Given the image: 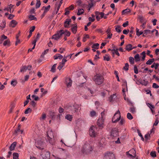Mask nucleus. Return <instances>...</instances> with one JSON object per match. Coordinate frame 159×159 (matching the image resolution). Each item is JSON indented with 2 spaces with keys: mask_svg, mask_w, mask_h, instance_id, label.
Instances as JSON below:
<instances>
[{
  "mask_svg": "<svg viewBox=\"0 0 159 159\" xmlns=\"http://www.w3.org/2000/svg\"><path fill=\"white\" fill-rule=\"evenodd\" d=\"M63 56L59 54H57L53 56V58L55 60L57 59H61L63 58Z\"/></svg>",
  "mask_w": 159,
  "mask_h": 159,
  "instance_id": "18",
  "label": "nucleus"
},
{
  "mask_svg": "<svg viewBox=\"0 0 159 159\" xmlns=\"http://www.w3.org/2000/svg\"><path fill=\"white\" fill-rule=\"evenodd\" d=\"M145 52L144 51L142 52L141 53V55L142 56V61H144L145 60L146 57Z\"/></svg>",
  "mask_w": 159,
  "mask_h": 159,
  "instance_id": "40",
  "label": "nucleus"
},
{
  "mask_svg": "<svg viewBox=\"0 0 159 159\" xmlns=\"http://www.w3.org/2000/svg\"><path fill=\"white\" fill-rule=\"evenodd\" d=\"M99 44L98 43H94L93 44L92 47L93 48L98 49L99 48Z\"/></svg>",
  "mask_w": 159,
  "mask_h": 159,
  "instance_id": "39",
  "label": "nucleus"
},
{
  "mask_svg": "<svg viewBox=\"0 0 159 159\" xmlns=\"http://www.w3.org/2000/svg\"><path fill=\"white\" fill-rule=\"evenodd\" d=\"M111 51H114V52H112V54H116L118 56H120V54L118 52V49H112L111 50Z\"/></svg>",
  "mask_w": 159,
  "mask_h": 159,
  "instance_id": "38",
  "label": "nucleus"
},
{
  "mask_svg": "<svg viewBox=\"0 0 159 159\" xmlns=\"http://www.w3.org/2000/svg\"><path fill=\"white\" fill-rule=\"evenodd\" d=\"M17 143L16 142H13L9 147V149L10 151H12L14 150L16 146Z\"/></svg>",
  "mask_w": 159,
  "mask_h": 159,
  "instance_id": "15",
  "label": "nucleus"
},
{
  "mask_svg": "<svg viewBox=\"0 0 159 159\" xmlns=\"http://www.w3.org/2000/svg\"><path fill=\"white\" fill-rule=\"evenodd\" d=\"M26 66H22L21 67L20 71V72H22L26 71Z\"/></svg>",
  "mask_w": 159,
  "mask_h": 159,
  "instance_id": "50",
  "label": "nucleus"
},
{
  "mask_svg": "<svg viewBox=\"0 0 159 159\" xmlns=\"http://www.w3.org/2000/svg\"><path fill=\"white\" fill-rule=\"evenodd\" d=\"M93 3H94L93 1H91V3H90L89 4V5L88 6V7H89L88 10L89 11H90V8L91 7H92L93 6Z\"/></svg>",
  "mask_w": 159,
  "mask_h": 159,
  "instance_id": "59",
  "label": "nucleus"
},
{
  "mask_svg": "<svg viewBox=\"0 0 159 159\" xmlns=\"http://www.w3.org/2000/svg\"><path fill=\"white\" fill-rule=\"evenodd\" d=\"M75 111V112L77 111H78L80 110L81 109L80 106L78 104H75L74 106Z\"/></svg>",
  "mask_w": 159,
  "mask_h": 159,
  "instance_id": "22",
  "label": "nucleus"
},
{
  "mask_svg": "<svg viewBox=\"0 0 159 159\" xmlns=\"http://www.w3.org/2000/svg\"><path fill=\"white\" fill-rule=\"evenodd\" d=\"M49 114L50 116L51 117L52 119L55 118V113L54 112L52 111H49Z\"/></svg>",
  "mask_w": 159,
  "mask_h": 159,
  "instance_id": "35",
  "label": "nucleus"
},
{
  "mask_svg": "<svg viewBox=\"0 0 159 159\" xmlns=\"http://www.w3.org/2000/svg\"><path fill=\"white\" fill-rule=\"evenodd\" d=\"M6 23L5 20L2 21V23L1 24V27L2 28H4L6 26Z\"/></svg>",
  "mask_w": 159,
  "mask_h": 159,
  "instance_id": "55",
  "label": "nucleus"
},
{
  "mask_svg": "<svg viewBox=\"0 0 159 159\" xmlns=\"http://www.w3.org/2000/svg\"><path fill=\"white\" fill-rule=\"evenodd\" d=\"M65 118L69 121H71L72 118V116L70 115H67L65 116Z\"/></svg>",
  "mask_w": 159,
  "mask_h": 159,
  "instance_id": "32",
  "label": "nucleus"
},
{
  "mask_svg": "<svg viewBox=\"0 0 159 159\" xmlns=\"http://www.w3.org/2000/svg\"><path fill=\"white\" fill-rule=\"evenodd\" d=\"M90 116L92 117L96 116L97 114L96 111L93 110L91 111L90 113Z\"/></svg>",
  "mask_w": 159,
  "mask_h": 159,
  "instance_id": "25",
  "label": "nucleus"
},
{
  "mask_svg": "<svg viewBox=\"0 0 159 159\" xmlns=\"http://www.w3.org/2000/svg\"><path fill=\"white\" fill-rule=\"evenodd\" d=\"M116 98V96L115 94H113L112 95H111L109 98L110 102H111Z\"/></svg>",
  "mask_w": 159,
  "mask_h": 159,
  "instance_id": "36",
  "label": "nucleus"
},
{
  "mask_svg": "<svg viewBox=\"0 0 159 159\" xmlns=\"http://www.w3.org/2000/svg\"><path fill=\"white\" fill-rule=\"evenodd\" d=\"M64 33V31L63 30H61L57 34L53 35L52 38L55 40H57L60 38L62 34Z\"/></svg>",
  "mask_w": 159,
  "mask_h": 159,
  "instance_id": "5",
  "label": "nucleus"
},
{
  "mask_svg": "<svg viewBox=\"0 0 159 159\" xmlns=\"http://www.w3.org/2000/svg\"><path fill=\"white\" fill-rule=\"evenodd\" d=\"M118 132L117 129L114 128L112 129L111 133V135L113 137H116L118 136Z\"/></svg>",
  "mask_w": 159,
  "mask_h": 159,
  "instance_id": "8",
  "label": "nucleus"
},
{
  "mask_svg": "<svg viewBox=\"0 0 159 159\" xmlns=\"http://www.w3.org/2000/svg\"><path fill=\"white\" fill-rule=\"evenodd\" d=\"M129 61L130 63L132 64L134 63V58L132 57H130L129 58Z\"/></svg>",
  "mask_w": 159,
  "mask_h": 159,
  "instance_id": "43",
  "label": "nucleus"
},
{
  "mask_svg": "<svg viewBox=\"0 0 159 159\" xmlns=\"http://www.w3.org/2000/svg\"><path fill=\"white\" fill-rule=\"evenodd\" d=\"M120 112L119 110L114 114L112 119V121L113 123H116L120 119L121 116Z\"/></svg>",
  "mask_w": 159,
  "mask_h": 159,
  "instance_id": "3",
  "label": "nucleus"
},
{
  "mask_svg": "<svg viewBox=\"0 0 159 159\" xmlns=\"http://www.w3.org/2000/svg\"><path fill=\"white\" fill-rule=\"evenodd\" d=\"M35 27L34 26H33L30 29V30L29 31L30 34L28 36V38H30L32 34V32L34 31L35 30Z\"/></svg>",
  "mask_w": 159,
  "mask_h": 159,
  "instance_id": "21",
  "label": "nucleus"
},
{
  "mask_svg": "<svg viewBox=\"0 0 159 159\" xmlns=\"http://www.w3.org/2000/svg\"><path fill=\"white\" fill-rule=\"evenodd\" d=\"M17 84V81L15 80H12L11 83V84L13 87H15Z\"/></svg>",
  "mask_w": 159,
  "mask_h": 159,
  "instance_id": "29",
  "label": "nucleus"
},
{
  "mask_svg": "<svg viewBox=\"0 0 159 159\" xmlns=\"http://www.w3.org/2000/svg\"><path fill=\"white\" fill-rule=\"evenodd\" d=\"M56 65H57V64H55L52 66L51 68V71H52V72L53 73H54L55 72Z\"/></svg>",
  "mask_w": 159,
  "mask_h": 159,
  "instance_id": "44",
  "label": "nucleus"
},
{
  "mask_svg": "<svg viewBox=\"0 0 159 159\" xmlns=\"http://www.w3.org/2000/svg\"><path fill=\"white\" fill-rule=\"evenodd\" d=\"M104 60L107 61H109L110 60V57L108 55H106L104 57Z\"/></svg>",
  "mask_w": 159,
  "mask_h": 159,
  "instance_id": "51",
  "label": "nucleus"
},
{
  "mask_svg": "<svg viewBox=\"0 0 159 159\" xmlns=\"http://www.w3.org/2000/svg\"><path fill=\"white\" fill-rule=\"evenodd\" d=\"M154 61V59L152 58L149 59L146 63L147 65H151Z\"/></svg>",
  "mask_w": 159,
  "mask_h": 159,
  "instance_id": "34",
  "label": "nucleus"
},
{
  "mask_svg": "<svg viewBox=\"0 0 159 159\" xmlns=\"http://www.w3.org/2000/svg\"><path fill=\"white\" fill-rule=\"evenodd\" d=\"M71 20L70 19H66L64 22V26L66 28L69 27V25L71 22Z\"/></svg>",
  "mask_w": 159,
  "mask_h": 159,
  "instance_id": "10",
  "label": "nucleus"
},
{
  "mask_svg": "<svg viewBox=\"0 0 159 159\" xmlns=\"http://www.w3.org/2000/svg\"><path fill=\"white\" fill-rule=\"evenodd\" d=\"M93 79L96 84L98 85L101 84L103 83L104 80L103 76L99 74H97L94 76Z\"/></svg>",
  "mask_w": 159,
  "mask_h": 159,
  "instance_id": "2",
  "label": "nucleus"
},
{
  "mask_svg": "<svg viewBox=\"0 0 159 159\" xmlns=\"http://www.w3.org/2000/svg\"><path fill=\"white\" fill-rule=\"evenodd\" d=\"M155 129H156L155 127L154 126H153L152 129L150 131V133H149L150 134H153L154 133V132L155 130Z\"/></svg>",
  "mask_w": 159,
  "mask_h": 159,
  "instance_id": "60",
  "label": "nucleus"
},
{
  "mask_svg": "<svg viewBox=\"0 0 159 159\" xmlns=\"http://www.w3.org/2000/svg\"><path fill=\"white\" fill-rule=\"evenodd\" d=\"M150 137V134L149 133H148L144 136V137L146 140L149 139Z\"/></svg>",
  "mask_w": 159,
  "mask_h": 159,
  "instance_id": "45",
  "label": "nucleus"
},
{
  "mask_svg": "<svg viewBox=\"0 0 159 159\" xmlns=\"http://www.w3.org/2000/svg\"><path fill=\"white\" fill-rule=\"evenodd\" d=\"M93 149L92 146L90 144L85 143L82 147L81 152L84 154H89L93 151Z\"/></svg>",
  "mask_w": 159,
  "mask_h": 159,
  "instance_id": "1",
  "label": "nucleus"
},
{
  "mask_svg": "<svg viewBox=\"0 0 159 159\" xmlns=\"http://www.w3.org/2000/svg\"><path fill=\"white\" fill-rule=\"evenodd\" d=\"M97 129L96 127L94 126L91 127L89 129V134L90 136L92 137H95L96 135V133L95 131V129Z\"/></svg>",
  "mask_w": 159,
  "mask_h": 159,
  "instance_id": "7",
  "label": "nucleus"
},
{
  "mask_svg": "<svg viewBox=\"0 0 159 159\" xmlns=\"http://www.w3.org/2000/svg\"><path fill=\"white\" fill-rule=\"evenodd\" d=\"M48 139L49 141V143L52 145H53L55 144V141L54 139H52V137L48 138Z\"/></svg>",
  "mask_w": 159,
  "mask_h": 159,
  "instance_id": "31",
  "label": "nucleus"
},
{
  "mask_svg": "<svg viewBox=\"0 0 159 159\" xmlns=\"http://www.w3.org/2000/svg\"><path fill=\"white\" fill-rule=\"evenodd\" d=\"M126 50L128 51H130L132 50V46L130 44H128L126 45L125 47Z\"/></svg>",
  "mask_w": 159,
  "mask_h": 159,
  "instance_id": "19",
  "label": "nucleus"
},
{
  "mask_svg": "<svg viewBox=\"0 0 159 159\" xmlns=\"http://www.w3.org/2000/svg\"><path fill=\"white\" fill-rule=\"evenodd\" d=\"M46 118V114L44 113H43L42 114L41 117L40 118V120H45Z\"/></svg>",
  "mask_w": 159,
  "mask_h": 159,
  "instance_id": "46",
  "label": "nucleus"
},
{
  "mask_svg": "<svg viewBox=\"0 0 159 159\" xmlns=\"http://www.w3.org/2000/svg\"><path fill=\"white\" fill-rule=\"evenodd\" d=\"M10 41L9 39H7L5 40L3 43L4 46H5L6 45H8L10 43Z\"/></svg>",
  "mask_w": 159,
  "mask_h": 159,
  "instance_id": "58",
  "label": "nucleus"
},
{
  "mask_svg": "<svg viewBox=\"0 0 159 159\" xmlns=\"http://www.w3.org/2000/svg\"><path fill=\"white\" fill-rule=\"evenodd\" d=\"M21 128V125L20 124H18V127L15 130L13 134L17 135L18 134V133L20 132Z\"/></svg>",
  "mask_w": 159,
  "mask_h": 159,
  "instance_id": "20",
  "label": "nucleus"
},
{
  "mask_svg": "<svg viewBox=\"0 0 159 159\" xmlns=\"http://www.w3.org/2000/svg\"><path fill=\"white\" fill-rule=\"evenodd\" d=\"M150 155L152 157H156V153L155 152L152 151L150 153Z\"/></svg>",
  "mask_w": 159,
  "mask_h": 159,
  "instance_id": "63",
  "label": "nucleus"
},
{
  "mask_svg": "<svg viewBox=\"0 0 159 159\" xmlns=\"http://www.w3.org/2000/svg\"><path fill=\"white\" fill-rule=\"evenodd\" d=\"M84 10L83 9H79L78 10V12L77 15L78 16H80L82 15L84 13Z\"/></svg>",
  "mask_w": 159,
  "mask_h": 159,
  "instance_id": "33",
  "label": "nucleus"
},
{
  "mask_svg": "<svg viewBox=\"0 0 159 159\" xmlns=\"http://www.w3.org/2000/svg\"><path fill=\"white\" fill-rule=\"evenodd\" d=\"M134 59L136 62H138L140 61L139 55V54H136L134 56Z\"/></svg>",
  "mask_w": 159,
  "mask_h": 159,
  "instance_id": "23",
  "label": "nucleus"
},
{
  "mask_svg": "<svg viewBox=\"0 0 159 159\" xmlns=\"http://www.w3.org/2000/svg\"><path fill=\"white\" fill-rule=\"evenodd\" d=\"M136 35L138 36H140V35L142 34L143 33V32L142 31H139V30L137 28L136 29Z\"/></svg>",
  "mask_w": 159,
  "mask_h": 159,
  "instance_id": "48",
  "label": "nucleus"
},
{
  "mask_svg": "<svg viewBox=\"0 0 159 159\" xmlns=\"http://www.w3.org/2000/svg\"><path fill=\"white\" fill-rule=\"evenodd\" d=\"M111 28L109 27H108L106 31V33L107 34V39H111L112 36V34L111 33Z\"/></svg>",
  "mask_w": 159,
  "mask_h": 159,
  "instance_id": "9",
  "label": "nucleus"
},
{
  "mask_svg": "<svg viewBox=\"0 0 159 159\" xmlns=\"http://www.w3.org/2000/svg\"><path fill=\"white\" fill-rule=\"evenodd\" d=\"M65 50V49L64 48H60L58 52L61 53H63L64 52Z\"/></svg>",
  "mask_w": 159,
  "mask_h": 159,
  "instance_id": "62",
  "label": "nucleus"
},
{
  "mask_svg": "<svg viewBox=\"0 0 159 159\" xmlns=\"http://www.w3.org/2000/svg\"><path fill=\"white\" fill-rule=\"evenodd\" d=\"M114 157V155L112 153L110 152H107L105 155V157L106 158H111V157Z\"/></svg>",
  "mask_w": 159,
  "mask_h": 159,
  "instance_id": "17",
  "label": "nucleus"
},
{
  "mask_svg": "<svg viewBox=\"0 0 159 159\" xmlns=\"http://www.w3.org/2000/svg\"><path fill=\"white\" fill-rule=\"evenodd\" d=\"M77 27L76 24L72 25L71 28V30L73 33L75 34L77 31Z\"/></svg>",
  "mask_w": 159,
  "mask_h": 159,
  "instance_id": "16",
  "label": "nucleus"
},
{
  "mask_svg": "<svg viewBox=\"0 0 159 159\" xmlns=\"http://www.w3.org/2000/svg\"><path fill=\"white\" fill-rule=\"evenodd\" d=\"M29 18L30 20H34L35 21L37 20V18L33 15H30L29 17Z\"/></svg>",
  "mask_w": 159,
  "mask_h": 159,
  "instance_id": "37",
  "label": "nucleus"
},
{
  "mask_svg": "<svg viewBox=\"0 0 159 159\" xmlns=\"http://www.w3.org/2000/svg\"><path fill=\"white\" fill-rule=\"evenodd\" d=\"M138 19L139 20L140 22L141 23H143L144 21V18L142 16H139Z\"/></svg>",
  "mask_w": 159,
  "mask_h": 159,
  "instance_id": "42",
  "label": "nucleus"
},
{
  "mask_svg": "<svg viewBox=\"0 0 159 159\" xmlns=\"http://www.w3.org/2000/svg\"><path fill=\"white\" fill-rule=\"evenodd\" d=\"M104 119L102 118H99L98 120L97 124L99 129H102L104 126Z\"/></svg>",
  "mask_w": 159,
  "mask_h": 159,
  "instance_id": "4",
  "label": "nucleus"
},
{
  "mask_svg": "<svg viewBox=\"0 0 159 159\" xmlns=\"http://www.w3.org/2000/svg\"><path fill=\"white\" fill-rule=\"evenodd\" d=\"M50 155V152L48 151L44 150L42 151L41 156L42 157L43 159H46L49 158Z\"/></svg>",
  "mask_w": 159,
  "mask_h": 159,
  "instance_id": "6",
  "label": "nucleus"
},
{
  "mask_svg": "<svg viewBox=\"0 0 159 159\" xmlns=\"http://www.w3.org/2000/svg\"><path fill=\"white\" fill-rule=\"evenodd\" d=\"M41 3L40 0H36V3L35 5L36 8H39L41 5Z\"/></svg>",
  "mask_w": 159,
  "mask_h": 159,
  "instance_id": "30",
  "label": "nucleus"
},
{
  "mask_svg": "<svg viewBox=\"0 0 159 159\" xmlns=\"http://www.w3.org/2000/svg\"><path fill=\"white\" fill-rule=\"evenodd\" d=\"M127 117L128 119L129 120H131L133 119V117L129 113H128L127 114Z\"/></svg>",
  "mask_w": 159,
  "mask_h": 159,
  "instance_id": "52",
  "label": "nucleus"
},
{
  "mask_svg": "<svg viewBox=\"0 0 159 159\" xmlns=\"http://www.w3.org/2000/svg\"><path fill=\"white\" fill-rule=\"evenodd\" d=\"M115 30L116 32L118 33H120L121 30V27L119 25H116L115 26Z\"/></svg>",
  "mask_w": 159,
  "mask_h": 159,
  "instance_id": "27",
  "label": "nucleus"
},
{
  "mask_svg": "<svg viewBox=\"0 0 159 159\" xmlns=\"http://www.w3.org/2000/svg\"><path fill=\"white\" fill-rule=\"evenodd\" d=\"M144 32L143 34V37H145L147 35L151 33V31L149 30H144Z\"/></svg>",
  "mask_w": 159,
  "mask_h": 159,
  "instance_id": "26",
  "label": "nucleus"
},
{
  "mask_svg": "<svg viewBox=\"0 0 159 159\" xmlns=\"http://www.w3.org/2000/svg\"><path fill=\"white\" fill-rule=\"evenodd\" d=\"M66 82L67 86L68 87L71 86L72 83V81L70 78H66Z\"/></svg>",
  "mask_w": 159,
  "mask_h": 159,
  "instance_id": "11",
  "label": "nucleus"
},
{
  "mask_svg": "<svg viewBox=\"0 0 159 159\" xmlns=\"http://www.w3.org/2000/svg\"><path fill=\"white\" fill-rule=\"evenodd\" d=\"M50 8V5H48L47 7L43 6L41 10H44L43 14H46V13L49 11Z\"/></svg>",
  "mask_w": 159,
  "mask_h": 159,
  "instance_id": "13",
  "label": "nucleus"
},
{
  "mask_svg": "<svg viewBox=\"0 0 159 159\" xmlns=\"http://www.w3.org/2000/svg\"><path fill=\"white\" fill-rule=\"evenodd\" d=\"M147 105L151 109H154L155 108L154 106L153 105H152L151 103H147Z\"/></svg>",
  "mask_w": 159,
  "mask_h": 159,
  "instance_id": "56",
  "label": "nucleus"
},
{
  "mask_svg": "<svg viewBox=\"0 0 159 159\" xmlns=\"http://www.w3.org/2000/svg\"><path fill=\"white\" fill-rule=\"evenodd\" d=\"M44 143L43 142L40 141L37 144L36 146L37 148L40 150H43V145Z\"/></svg>",
  "mask_w": 159,
  "mask_h": 159,
  "instance_id": "14",
  "label": "nucleus"
},
{
  "mask_svg": "<svg viewBox=\"0 0 159 159\" xmlns=\"http://www.w3.org/2000/svg\"><path fill=\"white\" fill-rule=\"evenodd\" d=\"M129 65L128 63H126L123 67V69L125 71H127L129 69Z\"/></svg>",
  "mask_w": 159,
  "mask_h": 159,
  "instance_id": "47",
  "label": "nucleus"
},
{
  "mask_svg": "<svg viewBox=\"0 0 159 159\" xmlns=\"http://www.w3.org/2000/svg\"><path fill=\"white\" fill-rule=\"evenodd\" d=\"M31 111V109L30 108H28L25 110L24 113L25 114H28L29 113H30Z\"/></svg>",
  "mask_w": 159,
  "mask_h": 159,
  "instance_id": "49",
  "label": "nucleus"
},
{
  "mask_svg": "<svg viewBox=\"0 0 159 159\" xmlns=\"http://www.w3.org/2000/svg\"><path fill=\"white\" fill-rule=\"evenodd\" d=\"M152 87L155 89H157L159 88V86L157 84L153 83L152 85Z\"/></svg>",
  "mask_w": 159,
  "mask_h": 159,
  "instance_id": "64",
  "label": "nucleus"
},
{
  "mask_svg": "<svg viewBox=\"0 0 159 159\" xmlns=\"http://www.w3.org/2000/svg\"><path fill=\"white\" fill-rule=\"evenodd\" d=\"M64 65H65L63 64L62 63L60 62L59 66H58L57 69H59V70H60L62 68L63 66H64Z\"/></svg>",
  "mask_w": 159,
  "mask_h": 159,
  "instance_id": "54",
  "label": "nucleus"
},
{
  "mask_svg": "<svg viewBox=\"0 0 159 159\" xmlns=\"http://www.w3.org/2000/svg\"><path fill=\"white\" fill-rule=\"evenodd\" d=\"M13 159H19V154L17 153H14L13 154Z\"/></svg>",
  "mask_w": 159,
  "mask_h": 159,
  "instance_id": "41",
  "label": "nucleus"
},
{
  "mask_svg": "<svg viewBox=\"0 0 159 159\" xmlns=\"http://www.w3.org/2000/svg\"><path fill=\"white\" fill-rule=\"evenodd\" d=\"M134 72L136 74H137L138 73V70L136 66H134Z\"/></svg>",
  "mask_w": 159,
  "mask_h": 159,
  "instance_id": "61",
  "label": "nucleus"
},
{
  "mask_svg": "<svg viewBox=\"0 0 159 159\" xmlns=\"http://www.w3.org/2000/svg\"><path fill=\"white\" fill-rule=\"evenodd\" d=\"M17 22L16 20H13L10 22L9 25L10 27L14 28L17 24Z\"/></svg>",
  "mask_w": 159,
  "mask_h": 159,
  "instance_id": "12",
  "label": "nucleus"
},
{
  "mask_svg": "<svg viewBox=\"0 0 159 159\" xmlns=\"http://www.w3.org/2000/svg\"><path fill=\"white\" fill-rule=\"evenodd\" d=\"M126 154L127 157L130 158H134L135 157L132 154L130 153L129 151L126 152Z\"/></svg>",
  "mask_w": 159,
  "mask_h": 159,
  "instance_id": "24",
  "label": "nucleus"
},
{
  "mask_svg": "<svg viewBox=\"0 0 159 159\" xmlns=\"http://www.w3.org/2000/svg\"><path fill=\"white\" fill-rule=\"evenodd\" d=\"M62 1H63V0H61L60 1V2L59 3V4L58 6L57 7V11L56 13H57V12L58 11L60 8V7L61 5V4L62 3Z\"/></svg>",
  "mask_w": 159,
  "mask_h": 159,
  "instance_id": "57",
  "label": "nucleus"
},
{
  "mask_svg": "<svg viewBox=\"0 0 159 159\" xmlns=\"http://www.w3.org/2000/svg\"><path fill=\"white\" fill-rule=\"evenodd\" d=\"M129 151L130 153L135 156L136 152L135 150L133 148L131 149V150H130Z\"/></svg>",
  "mask_w": 159,
  "mask_h": 159,
  "instance_id": "53",
  "label": "nucleus"
},
{
  "mask_svg": "<svg viewBox=\"0 0 159 159\" xmlns=\"http://www.w3.org/2000/svg\"><path fill=\"white\" fill-rule=\"evenodd\" d=\"M47 135L48 138L53 137V133L51 130L48 131L47 133Z\"/></svg>",
  "mask_w": 159,
  "mask_h": 159,
  "instance_id": "28",
  "label": "nucleus"
}]
</instances>
